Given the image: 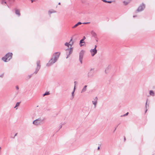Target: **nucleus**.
Returning a JSON list of instances; mask_svg holds the SVG:
<instances>
[{
	"label": "nucleus",
	"instance_id": "1",
	"mask_svg": "<svg viewBox=\"0 0 155 155\" xmlns=\"http://www.w3.org/2000/svg\"><path fill=\"white\" fill-rule=\"evenodd\" d=\"M73 44L74 41L73 39H71L69 42H66L65 44V45L68 48L66 50V54L67 55L66 58H68L69 55L72 53L73 48L72 47V46Z\"/></svg>",
	"mask_w": 155,
	"mask_h": 155
},
{
	"label": "nucleus",
	"instance_id": "2",
	"mask_svg": "<svg viewBox=\"0 0 155 155\" xmlns=\"http://www.w3.org/2000/svg\"><path fill=\"white\" fill-rule=\"evenodd\" d=\"M60 54V53L59 52H56L54 53L51 58L49 61L48 63L47 64V66H50L55 63L58 59Z\"/></svg>",
	"mask_w": 155,
	"mask_h": 155
},
{
	"label": "nucleus",
	"instance_id": "3",
	"mask_svg": "<svg viewBox=\"0 0 155 155\" xmlns=\"http://www.w3.org/2000/svg\"><path fill=\"white\" fill-rule=\"evenodd\" d=\"M12 53H8L6 54L5 57L2 58V59L5 62H8L12 58Z\"/></svg>",
	"mask_w": 155,
	"mask_h": 155
},
{
	"label": "nucleus",
	"instance_id": "4",
	"mask_svg": "<svg viewBox=\"0 0 155 155\" xmlns=\"http://www.w3.org/2000/svg\"><path fill=\"white\" fill-rule=\"evenodd\" d=\"M43 121V120L39 118L34 120L33 122V124L35 125L38 126L40 125Z\"/></svg>",
	"mask_w": 155,
	"mask_h": 155
},
{
	"label": "nucleus",
	"instance_id": "5",
	"mask_svg": "<svg viewBox=\"0 0 155 155\" xmlns=\"http://www.w3.org/2000/svg\"><path fill=\"white\" fill-rule=\"evenodd\" d=\"M85 51L83 50L81 51L79 53V60L81 64L82 63V60Z\"/></svg>",
	"mask_w": 155,
	"mask_h": 155
},
{
	"label": "nucleus",
	"instance_id": "6",
	"mask_svg": "<svg viewBox=\"0 0 155 155\" xmlns=\"http://www.w3.org/2000/svg\"><path fill=\"white\" fill-rule=\"evenodd\" d=\"M37 67L36 68L35 71L34 72V73L36 74L39 71L41 68L40 65V61H37Z\"/></svg>",
	"mask_w": 155,
	"mask_h": 155
},
{
	"label": "nucleus",
	"instance_id": "7",
	"mask_svg": "<svg viewBox=\"0 0 155 155\" xmlns=\"http://www.w3.org/2000/svg\"><path fill=\"white\" fill-rule=\"evenodd\" d=\"M90 52L91 54V56L93 57L97 53V51L95 48H94L93 49H91L90 50Z\"/></svg>",
	"mask_w": 155,
	"mask_h": 155
},
{
	"label": "nucleus",
	"instance_id": "8",
	"mask_svg": "<svg viewBox=\"0 0 155 155\" xmlns=\"http://www.w3.org/2000/svg\"><path fill=\"white\" fill-rule=\"evenodd\" d=\"M98 98L97 97H96L94 98L93 100L92 101L93 104L94 105V107L95 108L96 106Z\"/></svg>",
	"mask_w": 155,
	"mask_h": 155
},
{
	"label": "nucleus",
	"instance_id": "9",
	"mask_svg": "<svg viewBox=\"0 0 155 155\" xmlns=\"http://www.w3.org/2000/svg\"><path fill=\"white\" fill-rule=\"evenodd\" d=\"M145 8V5L144 4H142L137 9V12H140L142 11L143 10L144 8Z\"/></svg>",
	"mask_w": 155,
	"mask_h": 155
},
{
	"label": "nucleus",
	"instance_id": "10",
	"mask_svg": "<svg viewBox=\"0 0 155 155\" xmlns=\"http://www.w3.org/2000/svg\"><path fill=\"white\" fill-rule=\"evenodd\" d=\"M84 39H81L80 41L79 45L81 47L84 46L85 45V43L84 41Z\"/></svg>",
	"mask_w": 155,
	"mask_h": 155
},
{
	"label": "nucleus",
	"instance_id": "11",
	"mask_svg": "<svg viewBox=\"0 0 155 155\" xmlns=\"http://www.w3.org/2000/svg\"><path fill=\"white\" fill-rule=\"evenodd\" d=\"M91 35L94 38H97L96 34L94 31H91Z\"/></svg>",
	"mask_w": 155,
	"mask_h": 155
},
{
	"label": "nucleus",
	"instance_id": "12",
	"mask_svg": "<svg viewBox=\"0 0 155 155\" xmlns=\"http://www.w3.org/2000/svg\"><path fill=\"white\" fill-rule=\"evenodd\" d=\"M87 85H85L82 89V90L81 93H83L84 92H85L87 90Z\"/></svg>",
	"mask_w": 155,
	"mask_h": 155
},
{
	"label": "nucleus",
	"instance_id": "13",
	"mask_svg": "<svg viewBox=\"0 0 155 155\" xmlns=\"http://www.w3.org/2000/svg\"><path fill=\"white\" fill-rule=\"evenodd\" d=\"M94 70V69H92V68H91V69L90 71L88 73V77H92L93 76V74H91V71L92 70Z\"/></svg>",
	"mask_w": 155,
	"mask_h": 155
},
{
	"label": "nucleus",
	"instance_id": "14",
	"mask_svg": "<svg viewBox=\"0 0 155 155\" xmlns=\"http://www.w3.org/2000/svg\"><path fill=\"white\" fill-rule=\"evenodd\" d=\"M15 14L16 15H18V16H20V11L18 10H17V9L15 10Z\"/></svg>",
	"mask_w": 155,
	"mask_h": 155
},
{
	"label": "nucleus",
	"instance_id": "15",
	"mask_svg": "<svg viewBox=\"0 0 155 155\" xmlns=\"http://www.w3.org/2000/svg\"><path fill=\"white\" fill-rule=\"evenodd\" d=\"M150 95L154 96V93L153 91L150 90Z\"/></svg>",
	"mask_w": 155,
	"mask_h": 155
},
{
	"label": "nucleus",
	"instance_id": "16",
	"mask_svg": "<svg viewBox=\"0 0 155 155\" xmlns=\"http://www.w3.org/2000/svg\"><path fill=\"white\" fill-rule=\"evenodd\" d=\"M75 89V86H74V88L73 91L71 93L72 95V97H73V98L74 97V93Z\"/></svg>",
	"mask_w": 155,
	"mask_h": 155
},
{
	"label": "nucleus",
	"instance_id": "17",
	"mask_svg": "<svg viewBox=\"0 0 155 155\" xmlns=\"http://www.w3.org/2000/svg\"><path fill=\"white\" fill-rule=\"evenodd\" d=\"M50 94V93L49 92H46L45 94H43V96H44L46 95H48Z\"/></svg>",
	"mask_w": 155,
	"mask_h": 155
},
{
	"label": "nucleus",
	"instance_id": "18",
	"mask_svg": "<svg viewBox=\"0 0 155 155\" xmlns=\"http://www.w3.org/2000/svg\"><path fill=\"white\" fill-rule=\"evenodd\" d=\"M20 103L19 102H17L16 103V105L15 107H14L15 108H16V107L18 106L19 105Z\"/></svg>",
	"mask_w": 155,
	"mask_h": 155
},
{
	"label": "nucleus",
	"instance_id": "19",
	"mask_svg": "<svg viewBox=\"0 0 155 155\" xmlns=\"http://www.w3.org/2000/svg\"><path fill=\"white\" fill-rule=\"evenodd\" d=\"M129 114V113L128 112H127V113H126V114L123 115H122L121 116V117H122V116H127Z\"/></svg>",
	"mask_w": 155,
	"mask_h": 155
},
{
	"label": "nucleus",
	"instance_id": "20",
	"mask_svg": "<svg viewBox=\"0 0 155 155\" xmlns=\"http://www.w3.org/2000/svg\"><path fill=\"white\" fill-rule=\"evenodd\" d=\"M78 24H77L76 25H75L72 28H74L75 27H77L78 26Z\"/></svg>",
	"mask_w": 155,
	"mask_h": 155
},
{
	"label": "nucleus",
	"instance_id": "21",
	"mask_svg": "<svg viewBox=\"0 0 155 155\" xmlns=\"http://www.w3.org/2000/svg\"><path fill=\"white\" fill-rule=\"evenodd\" d=\"M15 88H16V89L17 90H18V89H19V87H18V86H16L15 87Z\"/></svg>",
	"mask_w": 155,
	"mask_h": 155
},
{
	"label": "nucleus",
	"instance_id": "22",
	"mask_svg": "<svg viewBox=\"0 0 155 155\" xmlns=\"http://www.w3.org/2000/svg\"><path fill=\"white\" fill-rule=\"evenodd\" d=\"M77 24H78V25H81V24H82V23L81 22H79Z\"/></svg>",
	"mask_w": 155,
	"mask_h": 155
},
{
	"label": "nucleus",
	"instance_id": "23",
	"mask_svg": "<svg viewBox=\"0 0 155 155\" xmlns=\"http://www.w3.org/2000/svg\"><path fill=\"white\" fill-rule=\"evenodd\" d=\"M112 2V1H107V3H110Z\"/></svg>",
	"mask_w": 155,
	"mask_h": 155
},
{
	"label": "nucleus",
	"instance_id": "24",
	"mask_svg": "<svg viewBox=\"0 0 155 155\" xmlns=\"http://www.w3.org/2000/svg\"><path fill=\"white\" fill-rule=\"evenodd\" d=\"M74 86H75V85L76 84H77L78 83L77 82V81H74Z\"/></svg>",
	"mask_w": 155,
	"mask_h": 155
},
{
	"label": "nucleus",
	"instance_id": "25",
	"mask_svg": "<svg viewBox=\"0 0 155 155\" xmlns=\"http://www.w3.org/2000/svg\"><path fill=\"white\" fill-rule=\"evenodd\" d=\"M103 1L104 2H107V1L106 0H103Z\"/></svg>",
	"mask_w": 155,
	"mask_h": 155
},
{
	"label": "nucleus",
	"instance_id": "26",
	"mask_svg": "<svg viewBox=\"0 0 155 155\" xmlns=\"http://www.w3.org/2000/svg\"><path fill=\"white\" fill-rule=\"evenodd\" d=\"M75 36V35H73L72 37H71V39H72L73 38H75V37H74V36Z\"/></svg>",
	"mask_w": 155,
	"mask_h": 155
},
{
	"label": "nucleus",
	"instance_id": "27",
	"mask_svg": "<svg viewBox=\"0 0 155 155\" xmlns=\"http://www.w3.org/2000/svg\"><path fill=\"white\" fill-rule=\"evenodd\" d=\"M88 22H86H86H84V23H83V24H88Z\"/></svg>",
	"mask_w": 155,
	"mask_h": 155
},
{
	"label": "nucleus",
	"instance_id": "28",
	"mask_svg": "<svg viewBox=\"0 0 155 155\" xmlns=\"http://www.w3.org/2000/svg\"><path fill=\"white\" fill-rule=\"evenodd\" d=\"M82 39H86V38L84 36L83 37V38Z\"/></svg>",
	"mask_w": 155,
	"mask_h": 155
},
{
	"label": "nucleus",
	"instance_id": "29",
	"mask_svg": "<svg viewBox=\"0 0 155 155\" xmlns=\"http://www.w3.org/2000/svg\"><path fill=\"white\" fill-rule=\"evenodd\" d=\"M17 133H16L15 135V137L17 135Z\"/></svg>",
	"mask_w": 155,
	"mask_h": 155
},
{
	"label": "nucleus",
	"instance_id": "30",
	"mask_svg": "<svg viewBox=\"0 0 155 155\" xmlns=\"http://www.w3.org/2000/svg\"><path fill=\"white\" fill-rule=\"evenodd\" d=\"M100 147H98V148H97V150H98L100 149Z\"/></svg>",
	"mask_w": 155,
	"mask_h": 155
},
{
	"label": "nucleus",
	"instance_id": "31",
	"mask_svg": "<svg viewBox=\"0 0 155 155\" xmlns=\"http://www.w3.org/2000/svg\"><path fill=\"white\" fill-rule=\"evenodd\" d=\"M31 2H33L34 1V0H31Z\"/></svg>",
	"mask_w": 155,
	"mask_h": 155
},
{
	"label": "nucleus",
	"instance_id": "32",
	"mask_svg": "<svg viewBox=\"0 0 155 155\" xmlns=\"http://www.w3.org/2000/svg\"><path fill=\"white\" fill-rule=\"evenodd\" d=\"M49 12L50 13H52V12H51L50 11H49Z\"/></svg>",
	"mask_w": 155,
	"mask_h": 155
},
{
	"label": "nucleus",
	"instance_id": "33",
	"mask_svg": "<svg viewBox=\"0 0 155 155\" xmlns=\"http://www.w3.org/2000/svg\"><path fill=\"white\" fill-rule=\"evenodd\" d=\"M3 76V74H2V75L0 76V77H2Z\"/></svg>",
	"mask_w": 155,
	"mask_h": 155
},
{
	"label": "nucleus",
	"instance_id": "34",
	"mask_svg": "<svg viewBox=\"0 0 155 155\" xmlns=\"http://www.w3.org/2000/svg\"><path fill=\"white\" fill-rule=\"evenodd\" d=\"M96 47H97V46L96 45H95V48L96 49Z\"/></svg>",
	"mask_w": 155,
	"mask_h": 155
},
{
	"label": "nucleus",
	"instance_id": "35",
	"mask_svg": "<svg viewBox=\"0 0 155 155\" xmlns=\"http://www.w3.org/2000/svg\"><path fill=\"white\" fill-rule=\"evenodd\" d=\"M124 140H125H125H126V138H125V137H124Z\"/></svg>",
	"mask_w": 155,
	"mask_h": 155
},
{
	"label": "nucleus",
	"instance_id": "36",
	"mask_svg": "<svg viewBox=\"0 0 155 155\" xmlns=\"http://www.w3.org/2000/svg\"><path fill=\"white\" fill-rule=\"evenodd\" d=\"M147 102H146V107H147Z\"/></svg>",
	"mask_w": 155,
	"mask_h": 155
},
{
	"label": "nucleus",
	"instance_id": "37",
	"mask_svg": "<svg viewBox=\"0 0 155 155\" xmlns=\"http://www.w3.org/2000/svg\"><path fill=\"white\" fill-rule=\"evenodd\" d=\"M58 5H60V2L58 3Z\"/></svg>",
	"mask_w": 155,
	"mask_h": 155
},
{
	"label": "nucleus",
	"instance_id": "38",
	"mask_svg": "<svg viewBox=\"0 0 155 155\" xmlns=\"http://www.w3.org/2000/svg\"><path fill=\"white\" fill-rule=\"evenodd\" d=\"M31 77V76H29V78H30Z\"/></svg>",
	"mask_w": 155,
	"mask_h": 155
},
{
	"label": "nucleus",
	"instance_id": "39",
	"mask_svg": "<svg viewBox=\"0 0 155 155\" xmlns=\"http://www.w3.org/2000/svg\"><path fill=\"white\" fill-rule=\"evenodd\" d=\"M147 110H146V112H147Z\"/></svg>",
	"mask_w": 155,
	"mask_h": 155
},
{
	"label": "nucleus",
	"instance_id": "40",
	"mask_svg": "<svg viewBox=\"0 0 155 155\" xmlns=\"http://www.w3.org/2000/svg\"><path fill=\"white\" fill-rule=\"evenodd\" d=\"M125 2H124V3H125Z\"/></svg>",
	"mask_w": 155,
	"mask_h": 155
},
{
	"label": "nucleus",
	"instance_id": "41",
	"mask_svg": "<svg viewBox=\"0 0 155 155\" xmlns=\"http://www.w3.org/2000/svg\"><path fill=\"white\" fill-rule=\"evenodd\" d=\"M153 155H155V154H153Z\"/></svg>",
	"mask_w": 155,
	"mask_h": 155
}]
</instances>
